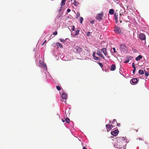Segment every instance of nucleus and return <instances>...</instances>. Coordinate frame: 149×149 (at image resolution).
I'll list each match as a JSON object with an SVG mask.
<instances>
[{
	"mask_svg": "<svg viewBox=\"0 0 149 149\" xmlns=\"http://www.w3.org/2000/svg\"><path fill=\"white\" fill-rule=\"evenodd\" d=\"M142 58V56L141 55H139L138 57L136 58V60L138 61L140 60Z\"/></svg>",
	"mask_w": 149,
	"mask_h": 149,
	"instance_id": "obj_16",
	"label": "nucleus"
},
{
	"mask_svg": "<svg viewBox=\"0 0 149 149\" xmlns=\"http://www.w3.org/2000/svg\"><path fill=\"white\" fill-rule=\"evenodd\" d=\"M139 37L141 40H145L146 39V36L143 33H140L139 35Z\"/></svg>",
	"mask_w": 149,
	"mask_h": 149,
	"instance_id": "obj_4",
	"label": "nucleus"
},
{
	"mask_svg": "<svg viewBox=\"0 0 149 149\" xmlns=\"http://www.w3.org/2000/svg\"><path fill=\"white\" fill-rule=\"evenodd\" d=\"M46 40H45L44 42V43H46Z\"/></svg>",
	"mask_w": 149,
	"mask_h": 149,
	"instance_id": "obj_48",
	"label": "nucleus"
},
{
	"mask_svg": "<svg viewBox=\"0 0 149 149\" xmlns=\"http://www.w3.org/2000/svg\"><path fill=\"white\" fill-rule=\"evenodd\" d=\"M116 68V66L115 65H112L111 66V71H114Z\"/></svg>",
	"mask_w": 149,
	"mask_h": 149,
	"instance_id": "obj_11",
	"label": "nucleus"
},
{
	"mask_svg": "<svg viewBox=\"0 0 149 149\" xmlns=\"http://www.w3.org/2000/svg\"><path fill=\"white\" fill-rule=\"evenodd\" d=\"M56 88L59 91H60L61 90V87L58 86H56Z\"/></svg>",
	"mask_w": 149,
	"mask_h": 149,
	"instance_id": "obj_27",
	"label": "nucleus"
},
{
	"mask_svg": "<svg viewBox=\"0 0 149 149\" xmlns=\"http://www.w3.org/2000/svg\"><path fill=\"white\" fill-rule=\"evenodd\" d=\"M113 49L114 53H117V51L116 50V48L115 47L113 48Z\"/></svg>",
	"mask_w": 149,
	"mask_h": 149,
	"instance_id": "obj_30",
	"label": "nucleus"
},
{
	"mask_svg": "<svg viewBox=\"0 0 149 149\" xmlns=\"http://www.w3.org/2000/svg\"><path fill=\"white\" fill-rule=\"evenodd\" d=\"M80 16V14L79 13V12H77V17H76V18H78L79 16Z\"/></svg>",
	"mask_w": 149,
	"mask_h": 149,
	"instance_id": "obj_29",
	"label": "nucleus"
},
{
	"mask_svg": "<svg viewBox=\"0 0 149 149\" xmlns=\"http://www.w3.org/2000/svg\"><path fill=\"white\" fill-rule=\"evenodd\" d=\"M118 148H120V147H118Z\"/></svg>",
	"mask_w": 149,
	"mask_h": 149,
	"instance_id": "obj_54",
	"label": "nucleus"
},
{
	"mask_svg": "<svg viewBox=\"0 0 149 149\" xmlns=\"http://www.w3.org/2000/svg\"><path fill=\"white\" fill-rule=\"evenodd\" d=\"M111 123V121H110L109 122V123Z\"/></svg>",
	"mask_w": 149,
	"mask_h": 149,
	"instance_id": "obj_51",
	"label": "nucleus"
},
{
	"mask_svg": "<svg viewBox=\"0 0 149 149\" xmlns=\"http://www.w3.org/2000/svg\"><path fill=\"white\" fill-rule=\"evenodd\" d=\"M138 82V79L137 78H133L132 80V82L131 83V81H130V83L132 84H137Z\"/></svg>",
	"mask_w": 149,
	"mask_h": 149,
	"instance_id": "obj_6",
	"label": "nucleus"
},
{
	"mask_svg": "<svg viewBox=\"0 0 149 149\" xmlns=\"http://www.w3.org/2000/svg\"><path fill=\"white\" fill-rule=\"evenodd\" d=\"M61 97L63 99L65 100L67 97V95L65 93H63Z\"/></svg>",
	"mask_w": 149,
	"mask_h": 149,
	"instance_id": "obj_9",
	"label": "nucleus"
},
{
	"mask_svg": "<svg viewBox=\"0 0 149 149\" xmlns=\"http://www.w3.org/2000/svg\"><path fill=\"white\" fill-rule=\"evenodd\" d=\"M115 32L118 34H123V31L118 26H115L114 30Z\"/></svg>",
	"mask_w": 149,
	"mask_h": 149,
	"instance_id": "obj_1",
	"label": "nucleus"
},
{
	"mask_svg": "<svg viewBox=\"0 0 149 149\" xmlns=\"http://www.w3.org/2000/svg\"><path fill=\"white\" fill-rule=\"evenodd\" d=\"M132 58V57L131 56H130V57H127V59L128 58V59H130V60H131V59Z\"/></svg>",
	"mask_w": 149,
	"mask_h": 149,
	"instance_id": "obj_31",
	"label": "nucleus"
},
{
	"mask_svg": "<svg viewBox=\"0 0 149 149\" xmlns=\"http://www.w3.org/2000/svg\"><path fill=\"white\" fill-rule=\"evenodd\" d=\"M135 130L136 132H137L138 131V129H136V130Z\"/></svg>",
	"mask_w": 149,
	"mask_h": 149,
	"instance_id": "obj_45",
	"label": "nucleus"
},
{
	"mask_svg": "<svg viewBox=\"0 0 149 149\" xmlns=\"http://www.w3.org/2000/svg\"><path fill=\"white\" fill-rule=\"evenodd\" d=\"M106 127L107 129H108L109 130H111V127H110V124H108L106 125Z\"/></svg>",
	"mask_w": 149,
	"mask_h": 149,
	"instance_id": "obj_15",
	"label": "nucleus"
},
{
	"mask_svg": "<svg viewBox=\"0 0 149 149\" xmlns=\"http://www.w3.org/2000/svg\"><path fill=\"white\" fill-rule=\"evenodd\" d=\"M122 138L123 139V140H124L125 139L124 137H122Z\"/></svg>",
	"mask_w": 149,
	"mask_h": 149,
	"instance_id": "obj_47",
	"label": "nucleus"
},
{
	"mask_svg": "<svg viewBox=\"0 0 149 149\" xmlns=\"http://www.w3.org/2000/svg\"><path fill=\"white\" fill-rule=\"evenodd\" d=\"M109 13L110 15L113 14L114 13V10L113 9H111L109 10Z\"/></svg>",
	"mask_w": 149,
	"mask_h": 149,
	"instance_id": "obj_14",
	"label": "nucleus"
},
{
	"mask_svg": "<svg viewBox=\"0 0 149 149\" xmlns=\"http://www.w3.org/2000/svg\"><path fill=\"white\" fill-rule=\"evenodd\" d=\"M84 20L83 18L82 17H80V21L81 23L82 24V22Z\"/></svg>",
	"mask_w": 149,
	"mask_h": 149,
	"instance_id": "obj_24",
	"label": "nucleus"
},
{
	"mask_svg": "<svg viewBox=\"0 0 149 149\" xmlns=\"http://www.w3.org/2000/svg\"><path fill=\"white\" fill-rule=\"evenodd\" d=\"M56 45H57L58 47H59L61 48H62L63 47L62 45L59 42H57L56 44Z\"/></svg>",
	"mask_w": 149,
	"mask_h": 149,
	"instance_id": "obj_13",
	"label": "nucleus"
},
{
	"mask_svg": "<svg viewBox=\"0 0 149 149\" xmlns=\"http://www.w3.org/2000/svg\"><path fill=\"white\" fill-rule=\"evenodd\" d=\"M62 42H65L66 40V39L65 40L63 39L60 38L59 39Z\"/></svg>",
	"mask_w": 149,
	"mask_h": 149,
	"instance_id": "obj_25",
	"label": "nucleus"
},
{
	"mask_svg": "<svg viewBox=\"0 0 149 149\" xmlns=\"http://www.w3.org/2000/svg\"><path fill=\"white\" fill-rule=\"evenodd\" d=\"M136 70V68H134V70H133V74H134V72H135Z\"/></svg>",
	"mask_w": 149,
	"mask_h": 149,
	"instance_id": "obj_38",
	"label": "nucleus"
},
{
	"mask_svg": "<svg viewBox=\"0 0 149 149\" xmlns=\"http://www.w3.org/2000/svg\"><path fill=\"white\" fill-rule=\"evenodd\" d=\"M144 72L145 76L147 77L148 76L149 74L145 70H144Z\"/></svg>",
	"mask_w": 149,
	"mask_h": 149,
	"instance_id": "obj_21",
	"label": "nucleus"
},
{
	"mask_svg": "<svg viewBox=\"0 0 149 149\" xmlns=\"http://www.w3.org/2000/svg\"><path fill=\"white\" fill-rule=\"evenodd\" d=\"M113 123H114L115 122H116V123H117V122L116 121V119H113Z\"/></svg>",
	"mask_w": 149,
	"mask_h": 149,
	"instance_id": "obj_42",
	"label": "nucleus"
},
{
	"mask_svg": "<svg viewBox=\"0 0 149 149\" xmlns=\"http://www.w3.org/2000/svg\"><path fill=\"white\" fill-rule=\"evenodd\" d=\"M98 63L100 65L101 68H102L103 67V65L102 63L99 62Z\"/></svg>",
	"mask_w": 149,
	"mask_h": 149,
	"instance_id": "obj_28",
	"label": "nucleus"
},
{
	"mask_svg": "<svg viewBox=\"0 0 149 149\" xmlns=\"http://www.w3.org/2000/svg\"><path fill=\"white\" fill-rule=\"evenodd\" d=\"M93 58L94 59H95L96 60H99H99H100V58H99L96 56L95 57H94Z\"/></svg>",
	"mask_w": 149,
	"mask_h": 149,
	"instance_id": "obj_22",
	"label": "nucleus"
},
{
	"mask_svg": "<svg viewBox=\"0 0 149 149\" xmlns=\"http://www.w3.org/2000/svg\"><path fill=\"white\" fill-rule=\"evenodd\" d=\"M65 121L68 123L70 121V119L68 118H67L66 117L65 118Z\"/></svg>",
	"mask_w": 149,
	"mask_h": 149,
	"instance_id": "obj_23",
	"label": "nucleus"
},
{
	"mask_svg": "<svg viewBox=\"0 0 149 149\" xmlns=\"http://www.w3.org/2000/svg\"><path fill=\"white\" fill-rule=\"evenodd\" d=\"M62 121L63 122H65L64 120L63 119H62Z\"/></svg>",
	"mask_w": 149,
	"mask_h": 149,
	"instance_id": "obj_49",
	"label": "nucleus"
},
{
	"mask_svg": "<svg viewBox=\"0 0 149 149\" xmlns=\"http://www.w3.org/2000/svg\"><path fill=\"white\" fill-rule=\"evenodd\" d=\"M95 53H94L93 54V58H94V57H95Z\"/></svg>",
	"mask_w": 149,
	"mask_h": 149,
	"instance_id": "obj_41",
	"label": "nucleus"
},
{
	"mask_svg": "<svg viewBox=\"0 0 149 149\" xmlns=\"http://www.w3.org/2000/svg\"><path fill=\"white\" fill-rule=\"evenodd\" d=\"M75 49L76 50V51L79 53H80L82 51V49L78 47H76Z\"/></svg>",
	"mask_w": 149,
	"mask_h": 149,
	"instance_id": "obj_10",
	"label": "nucleus"
},
{
	"mask_svg": "<svg viewBox=\"0 0 149 149\" xmlns=\"http://www.w3.org/2000/svg\"><path fill=\"white\" fill-rule=\"evenodd\" d=\"M120 49L121 52H125L126 51L127 48L125 45L122 44L120 45Z\"/></svg>",
	"mask_w": 149,
	"mask_h": 149,
	"instance_id": "obj_3",
	"label": "nucleus"
},
{
	"mask_svg": "<svg viewBox=\"0 0 149 149\" xmlns=\"http://www.w3.org/2000/svg\"><path fill=\"white\" fill-rule=\"evenodd\" d=\"M57 32L56 31H55L53 33V34L54 35H57Z\"/></svg>",
	"mask_w": 149,
	"mask_h": 149,
	"instance_id": "obj_37",
	"label": "nucleus"
},
{
	"mask_svg": "<svg viewBox=\"0 0 149 149\" xmlns=\"http://www.w3.org/2000/svg\"><path fill=\"white\" fill-rule=\"evenodd\" d=\"M120 124V123H118L117 124V126H119Z\"/></svg>",
	"mask_w": 149,
	"mask_h": 149,
	"instance_id": "obj_46",
	"label": "nucleus"
},
{
	"mask_svg": "<svg viewBox=\"0 0 149 149\" xmlns=\"http://www.w3.org/2000/svg\"><path fill=\"white\" fill-rule=\"evenodd\" d=\"M44 42L42 44V45H44Z\"/></svg>",
	"mask_w": 149,
	"mask_h": 149,
	"instance_id": "obj_50",
	"label": "nucleus"
},
{
	"mask_svg": "<svg viewBox=\"0 0 149 149\" xmlns=\"http://www.w3.org/2000/svg\"><path fill=\"white\" fill-rule=\"evenodd\" d=\"M93 21H92V23H93Z\"/></svg>",
	"mask_w": 149,
	"mask_h": 149,
	"instance_id": "obj_53",
	"label": "nucleus"
},
{
	"mask_svg": "<svg viewBox=\"0 0 149 149\" xmlns=\"http://www.w3.org/2000/svg\"><path fill=\"white\" fill-rule=\"evenodd\" d=\"M73 4L75 6H76L78 5V3L75 0H74Z\"/></svg>",
	"mask_w": 149,
	"mask_h": 149,
	"instance_id": "obj_19",
	"label": "nucleus"
},
{
	"mask_svg": "<svg viewBox=\"0 0 149 149\" xmlns=\"http://www.w3.org/2000/svg\"><path fill=\"white\" fill-rule=\"evenodd\" d=\"M83 149H86V148L85 147H83Z\"/></svg>",
	"mask_w": 149,
	"mask_h": 149,
	"instance_id": "obj_44",
	"label": "nucleus"
},
{
	"mask_svg": "<svg viewBox=\"0 0 149 149\" xmlns=\"http://www.w3.org/2000/svg\"><path fill=\"white\" fill-rule=\"evenodd\" d=\"M115 19L116 23H117L118 22V19L117 18Z\"/></svg>",
	"mask_w": 149,
	"mask_h": 149,
	"instance_id": "obj_40",
	"label": "nucleus"
},
{
	"mask_svg": "<svg viewBox=\"0 0 149 149\" xmlns=\"http://www.w3.org/2000/svg\"><path fill=\"white\" fill-rule=\"evenodd\" d=\"M118 14L117 13H115L114 14L115 19H118Z\"/></svg>",
	"mask_w": 149,
	"mask_h": 149,
	"instance_id": "obj_26",
	"label": "nucleus"
},
{
	"mask_svg": "<svg viewBox=\"0 0 149 149\" xmlns=\"http://www.w3.org/2000/svg\"><path fill=\"white\" fill-rule=\"evenodd\" d=\"M66 0H62V1L61 3V6H64L65 5Z\"/></svg>",
	"mask_w": 149,
	"mask_h": 149,
	"instance_id": "obj_18",
	"label": "nucleus"
},
{
	"mask_svg": "<svg viewBox=\"0 0 149 149\" xmlns=\"http://www.w3.org/2000/svg\"><path fill=\"white\" fill-rule=\"evenodd\" d=\"M129 60L127 59L126 61L124 62V63H128L129 62Z\"/></svg>",
	"mask_w": 149,
	"mask_h": 149,
	"instance_id": "obj_35",
	"label": "nucleus"
},
{
	"mask_svg": "<svg viewBox=\"0 0 149 149\" xmlns=\"http://www.w3.org/2000/svg\"><path fill=\"white\" fill-rule=\"evenodd\" d=\"M120 15H122L121 14H120Z\"/></svg>",
	"mask_w": 149,
	"mask_h": 149,
	"instance_id": "obj_52",
	"label": "nucleus"
},
{
	"mask_svg": "<svg viewBox=\"0 0 149 149\" xmlns=\"http://www.w3.org/2000/svg\"><path fill=\"white\" fill-rule=\"evenodd\" d=\"M75 26L74 25H73L72 26V30L73 31H74V30H75Z\"/></svg>",
	"mask_w": 149,
	"mask_h": 149,
	"instance_id": "obj_32",
	"label": "nucleus"
},
{
	"mask_svg": "<svg viewBox=\"0 0 149 149\" xmlns=\"http://www.w3.org/2000/svg\"><path fill=\"white\" fill-rule=\"evenodd\" d=\"M139 73L140 74L142 75L144 74V72L143 70H140L139 71Z\"/></svg>",
	"mask_w": 149,
	"mask_h": 149,
	"instance_id": "obj_17",
	"label": "nucleus"
},
{
	"mask_svg": "<svg viewBox=\"0 0 149 149\" xmlns=\"http://www.w3.org/2000/svg\"><path fill=\"white\" fill-rule=\"evenodd\" d=\"M132 66L133 68H136V67L135 66V64L134 63H133L132 64Z\"/></svg>",
	"mask_w": 149,
	"mask_h": 149,
	"instance_id": "obj_33",
	"label": "nucleus"
},
{
	"mask_svg": "<svg viewBox=\"0 0 149 149\" xmlns=\"http://www.w3.org/2000/svg\"><path fill=\"white\" fill-rule=\"evenodd\" d=\"M90 33L91 32H88V33H87L86 34L87 36H90Z\"/></svg>",
	"mask_w": 149,
	"mask_h": 149,
	"instance_id": "obj_34",
	"label": "nucleus"
},
{
	"mask_svg": "<svg viewBox=\"0 0 149 149\" xmlns=\"http://www.w3.org/2000/svg\"><path fill=\"white\" fill-rule=\"evenodd\" d=\"M71 1H72V0H71Z\"/></svg>",
	"mask_w": 149,
	"mask_h": 149,
	"instance_id": "obj_55",
	"label": "nucleus"
},
{
	"mask_svg": "<svg viewBox=\"0 0 149 149\" xmlns=\"http://www.w3.org/2000/svg\"><path fill=\"white\" fill-rule=\"evenodd\" d=\"M101 51L104 53V55L106 56H107V49H106V48H102V49Z\"/></svg>",
	"mask_w": 149,
	"mask_h": 149,
	"instance_id": "obj_7",
	"label": "nucleus"
},
{
	"mask_svg": "<svg viewBox=\"0 0 149 149\" xmlns=\"http://www.w3.org/2000/svg\"><path fill=\"white\" fill-rule=\"evenodd\" d=\"M42 64H42L41 63H39L38 64V65L41 68H42Z\"/></svg>",
	"mask_w": 149,
	"mask_h": 149,
	"instance_id": "obj_36",
	"label": "nucleus"
},
{
	"mask_svg": "<svg viewBox=\"0 0 149 149\" xmlns=\"http://www.w3.org/2000/svg\"><path fill=\"white\" fill-rule=\"evenodd\" d=\"M42 68H43L45 69H47V67L46 65L45 64H42Z\"/></svg>",
	"mask_w": 149,
	"mask_h": 149,
	"instance_id": "obj_20",
	"label": "nucleus"
},
{
	"mask_svg": "<svg viewBox=\"0 0 149 149\" xmlns=\"http://www.w3.org/2000/svg\"><path fill=\"white\" fill-rule=\"evenodd\" d=\"M110 127H111V129H112V128L113 127V125H110Z\"/></svg>",
	"mask_w": 149,
	"mask_h": 149,
	"instance_id": "obj_43",
	"label": "nucleus"
},
{
	"mask_svg": "<svg viewBox=\"0 0 149 149\" xmlns=\"http://www.w3.org/2000/svg\"><path fill=\"white\" fill-rule=\"evenodd\" d=\"M70 9H68L67 10V12H68V13H69L70 12Z\"/></svg>",
	"mask_w": 149,
	"mask_h": 149,
	"instance_id": "obj_39",
	"label": "nucleus"
},
{
	"mask_svg": "<svg viewBox=\"0 0 149 149\" xmlns=\"http://www.w3.org/2000/svg\"><path fill=\"white\" fill-rule=\"evenodd\" d=\"M118 130H116L114 131H111V134L114 136L117 135L118 134Z\"/></svg>",
	"mask_w": 149,
	"mask_h": 149,
	"instance_id": "obj_5",
	"label": "nucleus"
},
{
	"mask_svg": "<svg viewBox=\"0 0 149 149\" xmlns=\"http://www.w3.org/2000/svg\"><path fill=\"white\" fill-rule=\"evenodd\" d=\"M103 14V13L102 12H101L100 14H97L95 17L96 19L98 21L102 20V19Z\"/></svg>",
	"mask_w": 149,
	"mask_h": 149,
	"instance_id": "obj_2",
	"label": "nucleus"
},
{
	"mask_svg": "<svg viewBox=\"0 0 149 149\" xmlns=\"http://www.w3.org/2000/svg\"><path fill=\"white\" fill-rule=\"evenodd\" d=\"M97 54L98 55L100 56L102 58L104 59V57L102 54L101 52V51H97Z\"/></svg>",
	"mask_w": 149,
	"mask_h": 149,
	"instance_id": "obj_8",
	"label": "nucleus"
},
{
	"mask_svg": "<svg viewBox=\"0 0 149 149\" xmlns=\"http://www.w3.org/2000/svg\"><path fill=\"white\" fill-rule=\"evenodd\" d=\"M80 28H78L76 29V31H75V35H77L79 33V32L80 31Z\"/></svg>",
	"mask_w": 149,
	"mask_h": 149,
	"instance_id": "obj_12",
	"label": "nucleus"
}]
</instances>
